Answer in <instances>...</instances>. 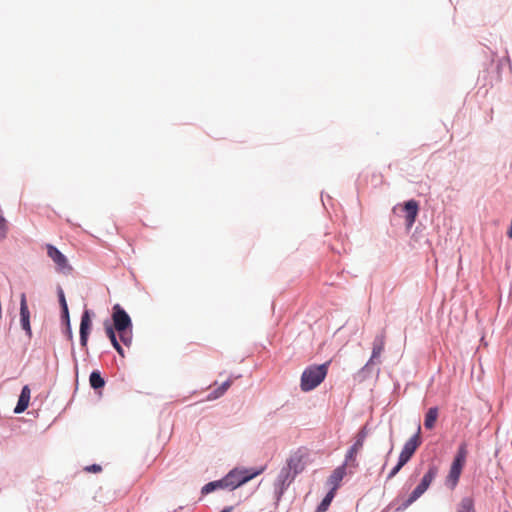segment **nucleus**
<instances>
[{
  "mask_svg": "<svg viewBox=\"0 0 512 512\" xmlns=\"http://www.w3.org/2000/svg\"><path fill=\"white\" fill-rule=\"evenodd\" d=\"M113 326L106 325L105 331L117 352H123L120 341L126 344L125 333L128 328V314L118 304L113 307Z\"/></svg>",
  "mask_w": 512,
  "mask_h": 512,
  "instance_id": "1",
  "label": "nucleus"
},
{
  "mask_svg": "<svg viewBox=\"0 0 512 512\" xmlns=\"http://www.w3.org/2000/svg\"><path fill=\"white\" fill-rule=\"evenodd\" d=\"M264 469V467L255 470L235 468L222 478L223 484L226 488L234 490L263 473Z\"/></svg>",
  "mask_w": 512,
  "mask_h": 512,
  "instance_id": "2",
  "label": "nucleus"
},
{
  "mask_svg": "<svg viewBox=\"0 0 512 512\" xmlns=\"http://www.w3.org/2000/svg\"><path fill=\"white\" fill-rule=\"evenodd\" d=\"M328 363L313 365L305 369L301 377V389L305 392L316 388L326 377Z\"/></svg>",
  "mask_w": 512,
  "mask_h": 512,
  "instance_id": "3",
  "label": "nucleus"
},
{
  "mask_svg": "<svg viewBox=\"0 0 512 512\" xmlns=\"http://www.w3.org/2000/svg\"><path fill=\"white\" fill-rule=\"evenodd\" d=\"M467 447L466 444H461L458 448L456 456L451 464L450 471L446 477V484L454 489L458 484L460 475L466 462Z\"/></svg>",
  "mask_w": 512,
  "mask_h": 512,
  "instance_id": "4",
  "label": "nucleus"
},
{
  "mask_svg": "<svg viewBox=\"0 0 512 512\" xmlns=\"http://www.w3.org/2000/svg\"><path fill=\"white\" fill-rule=\"evenodd\" d=\"M437 474L438 467L435 465H430L428 471L424 474L420 483L415 487V489L409 495L408 499L403 504V509L409 507L427 491L433 480L436 478Z\"/></svg>",
  "mask_w": 512,
  "mask_h": 512,
  "instance_id": "5",
  "label": "nucleus"
},
{
  "mask_svg": "<svg viewBox=\"0 0 512 512\" xmlns=\"http://www.w3.org/2000/svg\"><path fill=\"white\" fill-rule=\"evenodd\" d=\"M366 437H367V431L365 428H362L357 433V435L355 437L354 444L347 451L346 456H345V461L343 464H345L348 467H352V468H356L358 466L356 458H357V455L360 452V450L363 448Z\"/></svg>",
  "mask_w": 512,
  "mask_h": 512,
  "instance_id": "6",
  "label": "nucleus"
},
{
  "mask_svg": "<svg viewBox=\"0 0 512 512\" xmlns=\"http://www.w3.org/2000/svg\"><path fill=\"white\" fill-rule=\"evenodd\" d=\"M421 426L418 425L417 431L414 436H412L403 446L401 453L399 455V459L401 463L406 464L411 457L414 455L418 447L421 445Z\"/></svg>",
  "mask_w": 512,
  "mask_h": 512,
  "instance_id": "7",
  "label": "nucleus"
},
{
  "mask_svg": "<svg viewBox=\"0 0 512 512\" xmlns=\"http://www.w3.org/2000/svg\"><path fill=\"white\" fill-rule=\"evenodd\" d=\"M47 255L55 263L57 270L61 272L71 271V266L64 254H62L55 246L51 244L46 245Z\"/></svg>",
  "mask_w": 512,
  "mask_h": 512,
  "instance_id": "8",
  "label": "nucleus"
},
{
  "mask_svg": "<svg viewBox=\"0 0 512 512\" xmlns=\"http://www.w3.org/2000/svg\"><path fill=\"white\" fill-rule=\"evenodd\" d=\"M286 469H289L295 476L305 468V455L300 450L293 453L287 460Z\"/></svg>",
  "mask_w": 512,
  "mask_h": 512,
  "instance_id": "9",
  "label": "nucleus"
},
{
  "mask_svg": "<svg viewBox=\"0 0 512 512\" xmlns=\"http://www.w3.org/2000/svg\"><path fill=\"white\" fill-rule=\"evenodd\" d=\"M20 321L22 328L26 331V333L31 335V326H30V313L26 302L25 294L21 295L20 301Z\"/></svg>",
  "mask_w": 512,
  "mask_h": 512,
  "instance_id": "10",
  "label": "nucleus"
},
{
  "mask_svg": "<svg viewBox=\"0 0 512 512\" xmlns=\"http://www.w3.org/2000/svg\"><path fill=\"white\" fill-rule=\"evenodd\" d=\"M346 465L342 464L333 470L332 474L329 476L327 484L331 487V491L336 492L338 489L342 479L346 475Z\"/></svg>",
  "mask_w": 512,
  "mask_h": 512,
  "instance_id": "11",
  "label": "nucleus"
},
{
  "mask_svg": "<svg viewBox=\"0 0 512 512\" xmlns=\"http://www.w3.org/2000/svg\"><path fill=\"white\" fill-rule=\"evenodd\" d=\"M404 210L406 212V225L411 228L416 220L419 211L418 202L415 200H409L404 204Z\"/></svg>",
  "mask_w": 512,
  "mask_h": 512,
  "instance_id": "12",
  "label": "nucleus"
},
{
  "mask_svg": "<svg viewBox=\"0 0 512 512\" xmlns=\"http://www.w3.org/2000/svg\"><path fill=\"white\" fill-rule=\"evenodd\" d=\"M30 394H31V391H30L29 386L25 385L22 388V391H21V394L19 396L17 405H16V407L14 409V412L16 414H20V413L24 412L28 408L29 401H30Z\"/></svg>",
  "mask_w": 512,
  "mask_h": 512,
  "instance_id": "13",
  "label": "nucleus"
},
{
  "mask_svg": "<svg viewBox=\"0 0 512 512\" xmlns=\"http://www.w3.org/2000/svg\"><path fill=\"white\" fill-rule=\"evenodd\" d=\"M91 324L92 323H91L89 313L86 311L83 313V315L81 317V323H80V340H81L82 346L86 345L88 333L91 328Z\"/></svg>",
  "mask_w": 512,
  "mask_h": 512,
  "instance_id": "14",
  "label": "nucleus"
},
{
  "mask_svg": "<svg viewBox=\"0 0 512 512\" xmlns=\"http://www.w3.org/2000/svg\"><path fill=\"white\" fill-rule=\"evenodd\" d=\"M437 418H438V408H436V407L429 408L425 415V420H424L425 428L433 429L435 426V423L437 421Z\"/></svg>",
  "mask_w": 512,
  "mask_h": 512,
  "instance_id": "15",
  "label": "nucleus"
},
{
  "mask_svg": "<svg viewBox=\"0 0 512 512\" xmlns=\"http://www.w3.org/2000/svg\"><path fill=\"white\" fill-rule=\"evenodd\" d=\"M295 477L296 476L293 473H291L289 469H286L284 467L281 470L279 477H278V481L281 484L282 489H285L286 487H288L293 482Z\"/></svg>",
  "mask_w": 512,
  "mask_h": 512,
  "instance_id": "16",
  "label": "nucleus"
},
{
  "mask_svg": "<svg viewBox=\"0 0 512 512\" xmlns=\"http://www.w3.org/2000/svg\"><path fill=\"white\" fill-rule=\"evenodd\" d=\"M89 382L91 387L94 389L102 388L105 385V381L98 371H93L90 374Z\"/></svg>",
  "mask_w": 512,
  "mask_h": 512,
  "instance_id": "17",
  "label": "nucleus"
},
{
  "mask_svg": "<svg viewBox=\"0 0 512 512\" xmlns=\"http://www.w3.org/2000/svg\"><path fill=\"white\" fill-rule=\"evenodd\" d=\"M232 384V381L231 380H227L225 381L221 386H219L217 389H215L209 396H208V399L209 400H214V399H217L219 397H221L228 389L229 387L231 386Z\"/></svg>",
  "mask_w": 512,
  "mask_h": 512,
  "instance_id": "18",
  "label": "nucleus"
},
{
  "mask_svg": "<svg viewBox=\"0 0 512 512\" xmlns=\"http://www.w3.org/2000/svg\"><path fill=\"white\" fill-rule=\"evenodd\" d=\"M335 496V492L334 491H329L326 496L324 497V499L321 501V503L319 504V506L317 507V510L316 512H325L328 507L330 506L333 498Z\"/></svg>",
  "mask_w": 512,
  "mask_h": 512,
  "instance_id": "19",
  "label": "nucleus"
},
{
  "mask_svg": "<svg viewBox=\"0 0 512 512\" xmlns=\"http://www.w3.org/2000/svg\"><path fill=\"white\" fill-rule=\"evenodd\" d=\"M457 512H474L473 500L469 497L463 498Z\"/></svg>",
  "mask_w": 512,
  "mask_h": 512,
  "instance_id": "20",
  "label": "nucleus"
},
{
  "mask_svg": "<svg viewBox=\"0 0 512 512\" xmlns=\"http://www.w3.org/2000/svg\"><path fill=\"white\" fill-rule=\"evenodd\" d=\"M218 488H226L223 484V480H219V481H213V482H209L207 483L203 488H202V493L203 494H208Z\"/></svg>",
  "mask_w": 512,
  "mask_h": 512,
  "instance_id": "21",
  "label": "nucleus"
},
{
  "mask_svg": "<svg viewBox=\"0 0 512 512\" xmlns=\"http://www.w3.org/2000/svg\"><path fill=\"white\" fill-rule=\"evenodd\" d=\"M8 230L7 221L3 216L2 210L0 209V239L6 237Z\"/></svg>",
  "mask_w": 512,
  "mask_h": 512,
  "instance_id": "22",
  "label": "nucleus"
},
{
  "mask_svg": "<svg viewBox=\"0 0 512 512\" xmlns=\"http://www.w3.org/2000/svg\"><path fill=\"white\" fill-rule=\"evenodd\" d=\"M59 301H60L64 316L66 318H68V306H67L66 299H65V296H64V293L62 290H60V292H59Z\"/></svg>",
  "mask_w": 512,
  "mask_h": 512,
  "instance_id": "23",
  "label": "nucleus"
},
{
  "mask_svg": "<svg viewBox=\"0 0 512 512\" xmlns=\"http://www.w3.org/2000/svg\"><path fill=\"white\" fill-rule=\"evenodd\" d=\"M405 464L404 463H401L400 460H398V463L397 465L390 471V473L388 474L387 476V479L390 480L392 479L393 477H395L397 475V473L402 469V467L404 466Z\"/></svg>",
  "mask_w": 512,
  "mask_h": 512,
  "instance_id": "24",
  "label": "nucleus"
},
{
  "mask_svg": "<svg viewBox=\"0 0 512 512\" xmlns=\"http://www.w3.org/2000/svg\"><path fill=\"white\" fill-rule=\"evenodd\" d=\"M85 471L93 472V473H98V472L102 471V467L100 465H98V464H93V465H90V466H86L85 467Z\"/></svg>",
  "mask_w": 512,
  "mask_h": 512,
  "instance_id": "25",
  "label": "nucleus"
},
{
  "mask_svg": "<svg viewBox=\"0 0 512 512\" xmlns=\"http://www.w3.org/2000/svg\"><path fill=\"white\" fill-rule=\"evenodd\" d=\"M232 510H233V507L228 506V507H225L221 512H232Z\"/></svg>",
  "mask_w": 512,
  "mask_h": 512,
  "instance_id": "26",
  "label": "nucleus"
},
{
  "mask_svg": "<svg viewBox=\"0 0 512 512\" xmlns=\"http://www.w3.org/2000/svg\"><path fill=\"white\" fill-rule=\"evenodd\" d=\"M379 354H372L371 360L375 359Z\"/></svg>",
  "mask_w": 512,
  "mask_h": 512,
  "instance_id": "27",
  "label": "nucleus"
},
{
  "mask_svg": "<svg viewBox=\"0 0 512 512\" xmlns=\"http://www.w3.org/2000/svg\"><path fill=\"white\" fill-rule=\"evenodd\" d=\"M505 512H508V511H505Z\"/></svg>",
  "mask_w": 512,
  "mask_h": 512,
  "instance_id": "28",
  "label": "nucleus"
}]
</instances>
